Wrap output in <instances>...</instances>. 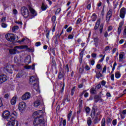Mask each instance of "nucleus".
Instances as JSON below:
<instances>
[{"instance_id": "nucleus-24", "label": "nucleus", "mask_w": 126, "mask_h": 126, "mask_svg": "<svg viewBox=\"0 0 126 126\" xmlns=\"http://www.w3.org/2000/svg\"><path fill=\"white\" fill-rule=\"evenodd\" d=\"M47 8H48V5H47L45 3H43L42 5L41 6L42 10H43L44 11L46 10V9H47Z\"/></svg>"}, {"instance_id": "nucleus-1", "label": "nucleus", "mask_w": 126, "mask_h": 126, "mask_svg": "<svg viewBox=\"0 0 126 126\" xmlns=\"http://www.w3.org/2000/svg\"><path fill=\"white\" fill-rule=\"evenodd\" d=\"M29 10L31 13H29ZM29 10L27 7L24 6L21 8V13L24 18L29 17L30 19H32V18H34L35 16H37V12L33 8L30 7Z\"/></svg>"}, {"instance_id": "nucleus-4", "label": "nucleus", "mask_w": 126, "mask_h": 126, "mask_svg": "<svg viewBox=\"0 0 126 126\" xmlns=\"http://www.w3.org/2000/svg\"><path fill=\"white\" fill-rule=\"evenodd\" d=\"M23 49H28V46L26 45H20L14 47V49L9 50V53L10 55H15L17 50H23Z\"/></svg>"}, {"instance_id": "nucleus-55", "label": "nucleus", "mask_w": 126, "mask_h": 126, "mask_svg": "<svg viewBox=\"0 0 126 126\" xmlns=\"http://www.w3.org/2000/svg\"><path fill=\"white\" fill-rule=\"evenodd\" d=\"M35 46H36V47H39V46H41V42H37L35 43Z\"/></svg>"}, {"instance_id": "nucleus-26", "label": "nucleus", "mask_w": 126, "mask_h": 126, "mask_svg": "<svg viewBox=\"0 0 126 126\" xmlns=\"http://www.w3.org/2000/svg\"><path fill=\"white\" fill-rule=\"evenodd\" d=\"M92 124V120H91V118H88L87 119L88 126H91Z\"/></svg>"}, {"instance_id": "nucleus-12", "label": "nucleus", "mask_w": 126, "mask_h": 126, "mask_svg": "<svg viewBox=\"0 0 126 126\" xmlns=\"http://www.w3.org/2000/svg\"><path fill=\"white\" fill-rule=\"evenodd\" d=\"M95 114H96V111H95L94 107H93L92 110L91 116L92 118H94V121H95V123H98V118L99 117V116L97 115L95 116Z\"/></svg>"}, {"instance_id": "nucleus-20", "label": "nucleus", "mask_w": 126, "mask_h": 126, "mask_svg": "<svg viewBox=\"0 0 126 126\" xmlns=\"http://www.w3.org/2000/svg\"><path fill=\"white\" fill-rule=\"evenodd\" d=\"M25 68L26 69H32L34 70L35 69V64H33L32 65H27L25 66Z\"/></svg>"}, {"instance_id": "nucleus-64", "label": "nucleus", "mask_w": 126, "mask_h": 126, "mask_svg": "<svg viewBox=\"0 0 126 126\" xmlns=\"http://www.w3.org/2000/svg\"><path fill=\"white\" fill-rule=\"evenodd\" d=\"M92 58H96L97 57V54H95V53H93L92 54Z\"/></svg>"}, {"instance_id": "nucleus-21", "label": "nucleus", "mask_w": 126, "mask_h": 126, "mask_svg": "<svg viewBox=\"0 0 126 126\" xmlns=\"http://www.w3.org/2000/svg\"><path fill=\"white\" fill-rule=\"evenodd\" d=\"M115 77L117 78V79H119V78H121V76H122V74H121V72L120 71H116L115 73Z\"/></svg>"}, {"instance_id": "nucleus-40", "label": "nucleus", "mask_w": 126, "mask_h": 126, "mask_svg": "<svg viewBox=\"0 0 126 126\" xmlns=\"http://www.w3.org/2000/svg\"><path fill=\"white\" fill-rule=\"evenodd\" d=\"M74 37V35H72V34H69L67 37V39H68L69 40L73 39Z\"/></svg>"}, {"instance_id": "nucleus-53", "label": "nucleus", "mask_w": 126, "mask_h": 126, "mask_svg": "<svg viewBox=\"0 0 126 126\" xmlns=\"http://www.w3.org/2000/svg\"><path fill=\"white\" fill-rule=\"evenodd\" d=\"M63 126H66V120H63Z\"/></svg>"}, {"instance_id": "nucleus-52", "label": "nucleus", "mask_w": 126, "mask_h": 126, "mask_svg": "<svg viewBox=\"0 0 126 126\" xmlns=\"http://www.w3.org/2000/svg\"><path fill=\"white\" fill-rule=\"evenodd\" d=\"M65 70H66L67 72H68L69 71V68L68 67V65H66L65 66Z\"/></svg>"}, {"instance_id": "nucleus-25", "label": "nucleus", "mask_w": 126, "mask_h": 126, "mask_svg": "<svg viewBox=\"0 0 126 126\" xmlns=\"http://www.w3.org/2000/svg\"><path fill=\"white\" fill-rule=\"evenodd\" d=\"M96 19H97V16L96 15V14L95 13L93 14L92 16V21L93 22L96 21Z\"/></svg>"}, {"instance_id": "nucleus-51", "label": "nucleus", "mask_w": 126, "mask_h": 126, "mask_svg": "<svg viewBox=\"0 0 126 126\" xmlns=\"http://www.w3.org/2000/svg\"><path fill=\"white\" fill-rule=\"evenodd\" d=\"M101 88V84H98L96 87L95 89H100Z\"/></svg>"}, {"instance_id": "nucleus-15", "label": "nucleus", "mask_w": 126, "mask_h": 126, "mask_svg": "<svg viewBox=\"0 0 126 126\" xmlns=\"http://www.w3.org/2000/svg\"><path fill=\"white\" fill-rule=\"evenodd\" d=\"M6 21V17L4 16V14L2 12H0V22L3 23Z\"/></svg>"}, {"instance_id": "nucleus-45", "label": "nucleus", "mask_w": 126, "mask_h": 126, "mask_svg": "<svg viewBox=\"0 0 126 126\" xmlns=\"http://www.w3.org/2000/svg\"><path fill=\"white\" fill-rule=\"evenodd\" d=\"M106 70H107V66H104L102 70V73H106Z\"/></svg>"}, {"instance_id": "nucleus-38", "label": "nucleus", "mask_w": 126, "mask_h": 126, "mask_svg": "<svg viewBox=\"0 0 126 126\" xmlns=\"http://www.w3.org/2000/svg\"><path fill=\"white\" fill-rule=\"evenodd\" d=\"M96 68L97 69H102V66H101V64H97L96 66Z\"/></svg>"}, {"instance_id": "nucleus-57", "label": "nucleus", "mask_w": 126, "mask_h": 126, "mask_svg": "<svg viewBox=\"0 0 126 126\" xmlns=\"http://www.w3.org/2000/svg\"><path fill=\"white\" fill-rule=\"evenodd\" d=\"M101 85L102 86H105L106 85V82L104 80L101 81Z\"/></svg>"}, {"instance_id": "nucleus-60", "label": "nucleus", "mask_w": 126, "mask_h": 126, "mask_svg": "<svg viewBox=\"0 0 126 126\" xmlns=\"http://www.w3.org/2000/svg\"><path fill=\"white\" fill-rule=\"evenodd\" d=\"M108 36H109V33H108V32H104V37L105 38H107V37H108Z\"/></svg>"}, {"instance_id": "nucleus-10", "label": "nucleus", "mask_w": 126, "mask_h": 126, "mask_svg": "<svg viewBox=\"0 0 126 126\" xmlns=\"http://www.w3.org/2000/svg\"><path fill=\"white\" fill-rule=\"evenodd\" d=\"M43 114V111L42 110H38V111H36L34 112H33V114H32V117H33V118H41V117H42V115Z\"/></svg>"}, {"instance_id": "nucleus-28", "label": "nucleus", "mask_w": 126, "mask_h": 126, "mask_svg": "<svg viewBox=\"0 0 126 126\" xmlns=\"http://www.w3.org/2000/svg\"><path fill=\"white\" fill-rule=\"evenodd\" d=\"M18 29H19V27L17 26H15L12 28V31L13 32H15V31H17Z\"/></svg>"}, {"instance_id": "nucleus-9", "label": "nucleus", "mask_w": 126, "mask_h": 126, "mask_svg": "<svg viewBox=\"0 0 126 126\" xmlns=\"http://www.w3.org/2000/svg\"><path fill=\"white\" fill-rule=\"evenodd\" d=\"M5 70L8 72V73H10V74H12V70L14 69V65H8L5 67Z\"/></svg>"}, {"instance_id": "nucleus-7", "label": "nucleus", "mask_w": 126, "mask_h": 126, "mask_svg": "<svg viewBox=\"0 0 126 126\" xmlns=\"http://www.w3.org/2000/svg\"><path fill=\"white\" fill-rule=\"evenodd\" d=\"M6 126H18V121L16 119L10 120L7 123Z\"/></svg>"}, {"instance_id": "nucleus-49", "label": "nucleus", "mask_w": 126, "mask_h": 126, "mask_svg": "<svg viewBox=\"0 0 126 126\" xmlns=\"http://www.w3.org/2000/svg\"><path fill=\"white\" fill-rule=\"evenodd\" d=\"M97 78H100V77H103V75H102V74H101V73L99 72L97 75Z\"/></svg>"}, {"instance_id": "nucleus-63", "label": "nucleus", "mask_w": 126, "mask_h": 126, "mask_svg": "<svg viewBox=\"0 0 126 126\" xmlns=\"http://www.w3.org/2000/svg\"><path fill=\"white\" fill-rule=\"evenodd\" d=\"M123 25H124V21H122L121 22H120V23L119 24V27H123Z\"/></svg>"}, {"instance_id": "nucleus-47", "label": "nucleus", "mask_w": 126, "mask_h": 126, "mask_svg": "<svg viewBox=\"0 0 126 126\" xmlns=\"http://www.w3.org/2000/svg\"><path fill=\"white\" fill-rule=\"evenodd\" d=\"M86 112L87 114H89V113H90V108H89V107H87L86 108Z\"/></svg>"}, {"instance_id": "nucleus-16", "label": "nucleus", "mask_w": 126, "mask_h": 126, "mask_svg": "<svg viewBox=\"0 0 126 126\" xmlns=\"http://www.w3.org/2000/svg\"><path fill=\"white\" fill-rule=\"evenodd\" d=\"M24 62L27 65H28V64L31 63V57L30 56H28L26 57Z\"/></svg>"}, {"instance_id": "nucleus-23", "label": "nucleus", "mask_w": 126, "mask_h": 126, "mask_svg": "<svg viewBox=\"0 0 126 126\" xmlns=\"http://www.w3.org/2000/svg\"><path fill=\"white\" fill-rule=\"evenodd\" d=\"M124 57H125V53L121 52L119 55V61L120 62H122L123 60H124Z\"/></svg>"}, {"instance_id": "nucleus-58", "label": "nucleus", "mask_w": 126, "mask_h": 126, "mask_svg": "<svg viewBox=\"0 0 126 126\" xmlns=\"http://www.w3.org/2000/svg\"><path fill=\"white\" fill-rule=\"evenodd\" d=\"M104 59H105V55L103 56V57L99 60V63H102L104 61Z\"/></svg>"}, {"instance_id": "nucleus-59", "label": "nucleus", "mask_w": 126, "mask_h": 126, "mask_svg": "<svg viewBox=\"0 0 126 126\" xmlns=\"http://www.w3.org/2000/svg\"><path fill=\"white\" fill-rule=\"evenodd\" d=\"M123 35L124 36H126V26L125 27V28L124 29L123 31Z\"/></svg>"}, {"instance_id": "nucleus-35", "label": "nucleus", "mask_w": 126, "mask_h": 126, "mask_svg": "<svg viewBox=\"0 0 126 126\" xmlns=\"http://www.w3.org/2000/svg\"><path fill=\"white\" fill-rule=\"evenodd\" d=\"M20 77H22V72L18 73L16 75L17 78H20Z\"/></svg>"}, {"instance_id": "nucleus-22", "label": "nucleus", "mask_w": 126, "mask_h": 126, "mask_svg": "<svg viewBox=\"0 0 126 126\" xmlns=\"http://www.w3.org/2000/svg\"><path fill=\"white\" fill-rule=\"evenodd\" d=\"M40 105H41V102L39 100H36L34 102V107H35V108H38Z\"/></svg>"}, {"instance_id": "nucleus-61", "label": "nucleus", "mask_w": 126, "mask_h": 126, "mask_svg": "<svg viewBox=\"0 0 126 126\" xmlns=\"http://www.w3.org/2000/svg\"><path fill=\"white\" fill-rule=\"evenodd\" d=\"M84 96L85 98H87L89 96V94L88 93H85Z\"/></svg>"}, {"instance_id": "nucleus-36", "label": "nucleus", "mask_w": 126, "mask_h": 126, "mask_svg": "<svg viewBox=\"0 0 126 126\" xmlns=\"http://www.w3.org/2000/svg\"><path fill=\"white\" fill-rule=\"evenodd\" d=\"M85 51V49H83V51H82L81 52V53H80V57L81 58V59H82V58H83V52Z\"/></svg>"}, {"instance_id": "nucleus-42", "label": "nucleus", "mask_w": 126, "mask_h": 126, "mask_svg": "<svg viewBox=\"0 0 126 126\" xmlns=\"http://www.w3.org/2000/svg\"><path fill=\"white\" fill-rule=\"evenodd\" d=\"M58 77H59V79H62V78H63V73H62V72H60L59 73Z\"/></svg>"}, {"instance_id": "nucleus-8", "label": "nucleus", "mask_w": 126, "mask_h": 126, "mask_svg": "<svg viewBox=\"0 0 126 126\" xmlns=\"http://www.w3.org/2000/svg\"><path fill=\"white\" fill-rule=\"evenodd\" d=\"M19 111L20 112H23L26 108V103L23 101L19 103L18 105Z\"/></svg>"}, {"instance_id": "nucleus-11", "label": "nucleus", "mask_w": 126, "mask_h": 126, "mask_svg": "<svg viewBox=\"0 0 126 126\" xmlns=\"http://www.w3.org/2000/svg\"><path fill=\"white\" fill-rule=\"evenodd\" d=\"M126 8L123 7L120 9V17H121V18H122V19H124V18H125V17L126 16Z\"/></svg>"}, {"instance_id": "nucleus-46", "label": "nucleus", "mask_w": 126, "mask_h": 126, "mask_svg": "<svg viewBox=\"0 0 126 126\" xmlns=\"http://www.w3.org/2000/svg\"><path fill=\"white\" fill-rule=\"evenodd\" d=\"M110 78L111 80L114 81V80H115V75H114V74H111Z\"/></svg>"}, {"instance_id": "nucleus-50", "label": "nucleus", "mask_w": 126, "mask_h": 126, "mask_svg": "<svg viewBox=\"0 0 126 126\" xmlns=\"http://www.w3.org/2000/svg\"><path fill=\"white\" fill-rule=\"evenodd\" d=\"M49 36H50V31H47V33H46V38L47 39H49Z\"/></svg>"}, {"instance_id": "nucleus-18", "label": "nucleus", "mask_w": 126, "mask_h": 126, "mask_svg": "<svg viewBox=\"0 0 126 126\" xmlns=\"http://www.w3.org/2000/svg\"><path fill=\"white\" fill-rule=\"evenodd\" d=\"M101 23V19H97L96 23L95 24V26L94 27V29L95 30H97L98 28H99V26H100V24Z\"/></svg>"}, {"instance_id": "nucleus-37", "label": "nucleus", "mask_w": 126, "mask_h": 126, "mask_svg": "<svg viewBox=\"0 0 126 126\" xmlns=\"http://www.w3.org/2000/svg\"><path fill=\"white\" fill-rule=\"evenodd\" d=\"M72 31V27H69L68 29H67L66 32H67V33H69V32H71Z\"/></svg>"}, {"instance_id": "nucleus-27", "label": "nucleus", "mask_w": 126, "mask_h": 126, "mask_svg": "<svg viewBox=\"0 0 126 126\" xmlns=\"http://www.w3.org/2000/svg\"><path fill=\"white\" fill-rule=\"evenodd\" d=\"M71 115H72V111H70L69 113L67 115V118L68 121L69 122L70 121V118H71Z\"/></svg>"}, {"instance_id": "nucleus-41", "label": "nucleus", "mask_w": 126, "mask_h": 126, "mask_svg": "<svg viewBox=\"0 0 126 126\" xmlns=\"http://www.w3.org/2000/svg\"><path fill=\"white\" fill-rule=\"evenodd\" d=\"M80 22H82V20H81V19L79 18L77 19L76 22V24L78 25L79 24V23H80Z\"/></svg>"}, {"instance_id": "nucleus-31", "label": "nucleus", "mask_w": 126, "mask_h": 126, "mask_svg": "<svg viewBox=\"0 0 126 126\" xmlns=\"http://www.w3.org/2000/svg\"><path fill=\"white\" fill-rule=\"evenodd\" d=\"M122 32V28L121 27H119L117 31L118 35H120Z\"/></svg>"}, {"instance_id": "nucleus-29", "label": "nucleus", "mask_w": 126, "mask_h": 126, "mask_svg": "<svg viewBox=\"0 0 126 126\" xmlns=\"http://www.w3.org/2000/svg\"><path fill=\"white\" fill-rule=\"evenodd\" d=\"M7 26H8V25L6 23H1V27L2 28H4V29L7 28Z\"/></svg>"}, {"instance_id": "nucleus-14", "label": "nucleus", "mask_w": 126, "mask_h": 126, "mask_svg": "<svg viewBox=\"0 0 126 126\" xmlns=\"http://www.w3.org/2000/svg\"><path fill=\"white\" fill-rule=\"evenodd\" d=\"M31 97V94L29 92H26L24 95L22 96V99L24 100H28Z\"/></svg>"}, {"instance_id": "nucleus-33", "label": "nucleus", "mask_w": 126, "mask_h": 126, "mask_svg": "<svg viewBox=\"0 0 126 126\" xmlns=\"http://www.w3.org/2000/svg\"><path fill=\"white\" fill-rule=\"evenodd\" d=\"M106 124V122L105 120V118H103L101 121V126H105V125Z\"/></svg>"}, {"instance_id": "nucleus-32", "label": "nucleus", "mask_w": 126, "mask_h": 126, "mask_svg": "<svg viewBox=\"0 0 126 126\" xmlns=\"http://www.w3.org/2000/svg\"><path fill=\"white\" fill-rule=\"evenodd\" d=\"M75 90V87H73L71 91V96H73V94H74V91Z\"/></svg>"}, {"instance_id": "nucleus-43", "label": "nucleus", "mask_w": 126, "mask_h": 126, "mask_svg": "<svg viewBox=\"0 0 126 126\" xmlns=\"http://www.w3.org/2000/svg\"><path fill=\"white\" fill-rule=\"evenodd\" d=\"M26 39H27V38H24L22 40H18L17 41V43H23V42H24V41H25V40H26Z\"/></svg>"}, {"instance_id": "nucleus-17", "label": "nucleus", "mask_w": 126, "mask_h": 126, "mask_svg": "<svg viewBox=\"0 0 126 126\" xmlns=\"http://www.w3.org/2000/svg\"><path fill=\"white\" fill-rule=\"evenodd\" d=\"M112 10H110L108 12L106 16V21H107V22L108 21H110V19H111V17H112Z\"/></svg>"}, {"instance_id": "nucleus-62", "label": "nucleus", "mask_w": 126, "mask_h": 126, "mask_svg": "<svg viewBox=\"0 0 126 126\" xmlns=\"http://www.w3.org/2000/svg\"><path fill=\"white\" fill-rule=\"evenodd\" d=\"M91 64L92 65H94V64H95V61L94 60L91 61Z\"/></svg>"}, {"instance_id": "nucleus-30", "label": "nucleus", "mask_w": 126, "mask_h": 126, "mask_svg": "<svg viewBox=\"0 0 126 126\" xmlns=\"http://www.w3.org/2000/svg\"><path fill=\"white\" fill-rule=\"evenodd\" d=\"M90 92H91V94H96V90L95 89H94V88H92L90 90Z\"/></svg>"}, {"instance_id": "nucleus-2", "label": "nucleus", "mask_w": 126, "mask_h": 126, "mask_svg": "<svg viewBox=\"0 0 126 126\" xmlns=\"http://www.w3.org/2000/svg\"><path fill=\"white\" fill-rule=\"evenodd\" d=\"M30 84L33 85L32 94H37L40 93V89L39 88V80L37 77V75H35L30 77Z\"/></svg>"}, {"instance_id": "nucleus-6", "label": "nucleus", "mask_w": 126, "mask_h": 126, "mask_svg": "<svg viewBox=\"0 0 126 126\" xmlns=\"http://www.w3.org/2000/svg\"><path fill=\"white\" fill-rule=\"evenodd\" d=\"M6 39L9 42H14L15 40H18V36L13 33H7L5 35Z\"/></svg>"}, {"instance_id": "nucleus-19", "label": "nucleus", "mask_w": 126, "mask_h": 126, "mask_svg": "<svg viewBox=\"0 0 126 126\" xmlns=\"http://www.w3.org/2000/svg\"><path fill=\"white\" fill-rule=\"evenodd\" d=\"M17 97L16 96H13L10 101V103L12 105H15L16 104Z\"/></svg>"}, {"instance_id": "nucleus-54", "label": "nucleus", "mask_w": 126, "mask_h": 126, "mask_svg": "<svg viewBox=\"0 0 126 126\" xmlns=\"http://www.w3.org/2000/svg\"><path fill=\"white\" fill-rule=\"evenodd\" d=\"M85 69H86V70H90V67H89L88 65H86Z\"/></svg>"}, {"instance_id": "nucleus-5", "label": "nucleus", "mask_w": 126, "mask_h": 126, "mask_svg": "<svg viewBox=\"0 0 126 126\" xmlns=\"http://www.w3.org/2000/svg\"><path fill=\"white\" fill-rule=\"evenodd\" d=\"M45 124H46V121L43 117L36 118L33 121V126H36L39 125L44 126Z\"/></svg>"}, {"instance_id": "nucleus-56", "label": "nucleus", "mask_w": 126, "mask_h": 126, "mask_svg": "<svg viewBox=\"0 0 126 126\" xmlns=\"http://www.w3.org/2000/svg\"><path fill=\"white\" fill-rule=\"evenodd\" d=\"M52 21L53 22H55L56 21V16H53L52 18Z\"/></svg>"}, {"instance_id": "nucleus-48", "label": "nucleus", "mask_w": 126, "mask_h": 126, "mask_svg": "<svg viewBox=\"0 0 126 126\" xmlns=\"http://www.w3.org/2000/svg\"><path fill=\"white\" fill-rule=\"evenodd\" d=\"M110 49H111V47L107 46L105 47L104 51L105 52H107V51H109V50H110Z\"/></svg>"}, {"instance_id": "nucleus-34", "label": "nucleus", "mask_w": 126, "mask_h": 126, "mask_svg": "<svg viewBox=\"0 0 126 126\" xmlns=\"http://www.w3.org/2000/svg\"><path fill=\"white\" fill-rule=\"evenodd\" d=\"M12 13L14 14V15H16L18 13V11H17V10L16 9H13Z\"/></svg>"}, {"instance_id": "nucleus-13", "label": "nucleus", "mask_w": 126, "mask_h": 126, "mask_svg": "<svg viewBox=\"0 0 126 126\" xmlns=\"http://www.w3.org/2000/svg\"><path fill=\"white\" fill-rule=\"evenodd\" d=\"M7 80V76L4 74L0 75V84H2Z\"/></svg>"}, {"instance_id": "nucleus-3", "label": "nucleus", "mask_w": 126, "mask_h": 126, "mask_svg": "<svg viewBox=\"0 0 126 126\" xmlns=\"http://www.w3.org/2000/svg\"><path fill=\"white\" fill-rule=\"evenodd\" d=\"M1 117L3 119L6 120L8 122L10 120H16L17 117H18V114L16 111H13L12 113H10L8 110H5L3 112Z\"/></svg>"}, {"instance_id": "nucleus-44", "label": "nucleus", "mask_w": 126, "mask_h": 126, "mask_svg": "<svg viewBox=\"0 0 126 126\" xmlns=\"http://www.w3.org/2000/svg\"><path fill=\"white\" fill-rule=\"evenodd\" d=\"M112 125L114 126L117 125V119H115L112 121Z\"/></svg>"}, {"instance_id": "nucleus-39", "label": "nucleus", "mask_w": 126, "mask_h": 126, "mask_svg": "<svg viewBox=\"0 0 126 126\" xmlns=\"http://www.w3.org/2000/svg\"><path fill=\"white\" fill-rule=\"evenodd\" d=\"M61 11H62V9L61 8H58L56 10V11L55 12V14H59V13H60V12H61Z\"/></svg>"}]
</instances>
